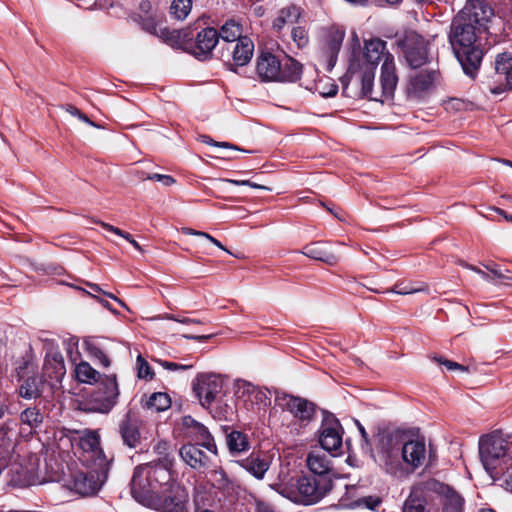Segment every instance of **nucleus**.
Wrapping results in <instances>:
<instances>
[{
	"label": "nucleus",
	"mask_w": 512,
	"mask_h": 512,
	"mask_svg": "<svg viewBox=\"0 0 512 512\" xmlns=\"http://www.w3.org/2000/svg\"><path fill=\"white\" fill-rule=\"evenodd\" d=\"M385 50L386 43L380 39L366 41L364 58L367 65L359 76L362 95L380 102L393 98L398 83L393 56Z\"/></svg>",
	"instance_id": "1"
},
{
	"label": "nucleus",
	"mask_w": 512,
	"mask_h": 512,
	"mask_svg": "<svg viewBox=\"0 0 512 512\" xmlns=\"http://www.w3.org/2000/svg\"><path fill=\"white\" fill-rule=\"evenodd\" d=\"M481 29L471 23L455 17L451 24L449 39L465 74L474 77L478 70L483 52L475 45L477 31Z\"/></svg>",
	"instance_id": "2"
},
{
	"label": "nucleus",
	"mask_w": 512,
	"mask_h": 512,
	"mask_svg": "<svg viewBox=\"0 0 512 512\" xmlns=\"http://www.w3.org/2000/svg\"><path fill=\"white\" fill-rule=\"evenodd\" d=\"M141 471H137L132 478L131 492L134 499L148 508L161 512H188V492L185 488L172 486L170 494L160 496L150 490H142L140 485Z\"/></svg>",
	"instance_id": "3"
},
{
	"label": "nucleus",
	"mask_w": 512,
	"mask_h": 512,
	"mask_svg": "<svg viewBox=\"0 0 512 512\" xmlns=\"http://www.w3.org/2000/svg\"><path fill=\"white\" fill-rule=\"evenodd\" d=\"M478 445L480 460L491 476L512 468L511 446L502 435L496 432L483 435Z\"/></svg>",
	"instance_id": "4"
},
{
	"label": "nucleus",
	"mask_w": 512,
	"mask_h": 512,
	"mask_svg": "<svg viewBox=\"0 0 512 512\" xmlns=\"http://www.w3.org/2000/svg\"><path fill=\"white\" fill-rule=\"evenodd\" d=\"M302 66L293 58L262 53L256 63V73L263 82H295L300 79Z\"/></svg>",
	"instance_id": "5"
},
{
	"label": "nucleus",
	"mask_w": 512,
	"mask_h": 512,
	"mask_svg": "<svg viewBox=\"0 0 512 512\" xmlns=\"http://www.w3.org/2000/svg\"><path fill=\"white\" fill-rule=\"evenodd\" d=\"M332 489L330 477L302 476L291 487L279 485L277 491L296 503L315 504Z\"/></svg>",
	"instance_id": "6"
},
{
	"label": "nucleus",
	"mask_w": 512,
	"mask_h": 512,
	"mask_svg": "<svg viewBox=\"0 0 512 512\" xmlns=\"http://www.w3.org/2000/svg\"><path fill=\"white\" fill-rule=\"evenodd\" d=\"M402 438V434L397 431L379 435L375 461L393 476H401L405 472L402 459Z\"/></svg>",
	"instance_id": "7"
},
{
	"label": "nucleus",
	"mask_w": 512,
	"mask_h": 512,
	"mask_svg": "<svg viewBox=\"0 0 512 512\" xmlns=\"http://www.w3.org/2000/svg\"><path fill=\"white\" fill-rule=\"evenodd\" d=\"M88 466L90 468L88 472L75 471L71 473L69 479L65 480L64 486L81 496H90L98 492L107 480L109 467Z\"/></svg>",
	"instance_id": "8"
},
{
	"label": "nucleus",
	"mask_w": 512,
	"mask_h": 512,
	"mask_svg": "<svg viewBox=\"0 0 512 512\" xmlns=\"http://www.w3.org/2000/svg\"><path fill=\"white\" fill-rule=\"evenodd\" d=\"M119 388L116 375L105 376L97 390L82 403L86 412L108 413L117 403Z\"/></svg>",
	"instance_id": "9"
},
{
	"label": "nucleus",
	"mask_w": 512,
	"mask_h": 512,
	"mask_svg": "<svg viewBox=\"0 0 512 512\" xmlns=\"http://www.w3.org/2000/svg\"><path fill=\"white\" fill-rule=\"evenodd\" d=\"M222 390L223 380L212 373L198 375L193 383V391L204 408H208Z\"/></svg>",
	"instance_id": "10"
},
{
	"label": "nucleus",
	"mask_w": 512,
	"mask_h": 512,
	"mask_svg": "<svg viewBox=\"0 0 512 512\" xmlns=\"http://www.w3.org/2000/svg\"><path fill=\"white\" fill-rule=\"evenodd\" d=\"M493 16L494 11L487 0H466L465 6L456 17L480 29H486Z\"/></svg>",
	"instance_id": "11"
},
{
	"label": "nucleus",
	"mask_w": 512,
	"mask_h": 512,
	"mask_svg": "<svg viewBox=\"0 0 512 512\" xmlns=\"http://www.w3.org/2000/svg\"><path fill=\"white\" fill-rule=\"evenodd\" d=\"M425 487L439 497L443 512H463V497L449 485L437 480H430L425 483Z\"/></svg>",
	"instance_id": "12"
},
{
	"label": "nucleus",
	"mask_w": 512,
	"mask_h": 512,
	"mask_svg": "<svg viewBox=\"0 0 512 512\" xmlns=\"http://www.w3.org/2000/svg\"><path fill=\"white\" fill-rule=\"evenodd\" d=\"M83 451L82 461L87 465H94L98 468L109 467L105 455L99 447V437L94 432H88L79 439L78 443Z\"/></svg>",
	"instance_id": "13"
},
{
	"label": "nucleus",
	"mask_w": 512,
	"mask_h": 512,
	"mask_svg": "<svg viewBox=\"0 0 512 512\" xmlns=\"http://www.w3.org/2000/svg\"><path fill=\"white\" fill-rule=\"evenodd\" d=\"M342 435L343 428L339 420L332 416L326 417L319 436L321 447L330 453L337 452L342 447Z\"/></svg>",
	"instance_id": "14"
},
{
	"label": "nucleus",
	"mask_w": 512,
	"mask_h": 512,
	"mask_svg": "<svg viewBox=\"0 0 512 512\" xmlns=\"http://www.w3.org/2000/svg\"><path fill=\"white\" fill-rule=\"evenodd\" d=\"M139 470L141 471L140 485L142 490L158 493L157 487L168 484L171 480V474L166 465L137 467L134 474Z\"/></svg>",
	"instance_id": "15"
},
{
	"label": "nucleus",
	"mask_w": 512,
	"mask_h": 512,
	"mask_svg": "<svg viewBox=\"0 0 512 512\" xmlns=\"http://www.w3.org/2000/svg\"><path fill=\"white\" fill-rule=\"evenodd\" d=\"M405 56L412 68H419L427 62L428 49L425 39L417 34L410 35L405 42Z\"/></svg>",
	"instance_id": "16"
},
{
	"label": "nucleus",
	"mask_w": 512,
	"mask_h": 512,
	"mask_svg": "<svg viewBox=\"0 0 512 512\" xmlns=\"http://www.w3.org/2000/svg\"><path fill=\"white\" fill-rule=\"evenodd\" d=\"M278 404L302 421L310 420L314 414V404L301 397L283 395L278 398Z\"/></svg>",
	"instance_id": "17"
},
{
	"label": "nucleus",
	"mask_w": 512,
	"mask_h": 512,
	"mask_svg": "<svg viewBox=\"0 0 512 512\" xmlns=\"http://www.w3.org/2000/svg\"><path fill=\"white\" fill-rule=\"evenodd\" d=\"M65 374L66 368L61 353L57 351L48 353L43 365V380L54 386L61 382Z\"/></svg>",
	"instance_id": "18"
},
{
	"label": "nucleus",
	"mask_w": 512,
	"mask_h": 512,
	"mask_svg": "<svg viewBox=\"0 0 512 512\" xmlns=\"http://www.w3.org/2000/svg\"><path fill=\"white\" fill-rule=\"evenodd\" d=\"M438 73L432 69H424L415 72L410 76V83L408 86V93L413 97H421L429 92L436 82Z\"/></svg>",
	"instance_id": "19"
},
{
	"label": "nucleus",
	"mask_w": 512,
	"mask_h": 512,
	"mask_svg": "<svg viewBox=\"0 0 512 512\" xmlns=\"http://www.w3.org/2000/svg\"><path fill=\"white\" fill-rule=\"evenodd\" d=\"M10 484L14 487H27L38 483L36 465L29 463H12L10 466Z\"/></svg>",
	"instance_id": "20"
},
{
	"label": "nucleus",
	"mask_w": 512,
	"mask_h": 512,
	"mask_svg": "<svg viewBox=\"0 0 512 512\" xmlns=\"http://www.w3.org/2000/svg\"><path fill=\"white\" fill-rule=\"evenodd\" d=\"M403 463L412 469L420 467L426 458V446L422 440H402Z\"/></svg>",
	"instance_id": "21"
},
{
	"label": "nucleus",
	"mask_w": 512,
	"mask_h": 512,
	"mask_svg": "<svg viewBox=\"0 0 512 512\" xmlns=\"http://www.w3.org/2000/svg\"><path fill=\"white\" fill-rule=\"evenodd\" d=\"M495 72L499 80H505V85L490 88L491 93L498 95L506 89H512V57L509 54L502 53L496 57Z\"/></svg>",
	"instance_id": "22"
},
{
	"label": "nucleus",
	"mask_w": 512,
	"mask_h": 512,
	"mask_svg": "<svg viewBox=\"0 0 512 512\" xmlns=\"http://www.w3.org/2000/svg\"><path fill=\"white\" fill-rule=\"evenodd\" d=\"M301 254L328 265H336L340 256L327 249V244L321 241L312 242L303 247Z\"/></svg>",
	"instance_id": "23"
},
{
	"label": "nucleus",
	"mask_w": 512,
	"mask_h": 512,
	"mask_svg": "<svg viewBox=\"0 0 512 512\" xmlns=\"http://www.w3.org/2000/svg\"><path fill=\"white\" fill-rule=\"evenodd\" d=\"M237 395L245 404L250 405L248 409H254V406L266 405L267 395L264 391L246 381L237 383Z\"/></svg>",
	"instance_id": "24"
},
{
	"label": "nucleus",
	"mask_w": 512,
	"mask_h": 512,
	"mask_svg": "<svg viewBox=\"0 0 512 512\" xmlns=\"http://www.w3.org/2000/svg\"><path fill=\"white\" fill-rule=\"evenodd\" d=\"M308 469L316 477H329L332 470L331 459L322 451H311L306 458Z\"/></svg>",
	"instance_id": "25"
},
{
	"label": "nucleus",
	"mask_w": 512,
	"mask_h": 512,
	"mask_svg": "<svg viewBox=\"0 0 512 512\" xmlns=\"http://www.w3.org/2000/svg\"><path fill=\"white\" fill-rule=\"evenodd\" d=\"M239 465L257 479H263L270 467L268 457L259 453H252L247 458L238 461Z\"/></svg>",
	"instance_id": "26"
},
{
	"label": "nucleus",
	"mask_w": 512,
	"mask_h": 512,
	"mask_svg": "<svg viewBox=\"0 0 512 512\" xmlns=\"http://www.w3.org/2000/svg\"><path fill=\"white\" fill-rule=\"evenodd\" d=\"M218 42V32L214 28L201 30L196 37V48L194 54L197 57L206 58L215 48Z\"/></svg>",
	"instance_id": "27"
},
{
	"label": "nucleus",
	"mask_w": 512,
	"mask_h": 512,
	"mask_svg": "<svg viewBox=\"0 0 512 512\" xmlns=\"http://www.w3.org/2000/svg\"><path fill=\"white\" fill-rule=\"evenodd\" d=\"M139 424L140 422L138 418L131 413H128L120 424V434L122 439L124 443L131 448L136 447L139 443Z\"/></svg>",
	"instance_id": "28"
},
{
	"label": "nucleus",
	"mask_w": 512,
	"mask_h": 512,
	"mask_svg": "<svg viewBox=\"0 0 512 512\" xmlns=\"http://www.w3.org/2000/svg\"><path fill=\"white\" fill-rule=\"evenodd\" d=\"M254 52V44L248 37L240 38L234 45L232 50V59L235 65L244 66L252 58Z\"/></svg>",
	"instance_id": "29"
},
{
	"label": "nucleus",
	"mask_w": 512,
	"mask_h": 512,
	"mask_svg": "<svg viewBox=\"0 0 512 512\" xmlns=\"http://www.w3.org/2000/svg\"><path fill=\"white\" fill-rule=\"evenodd\" d=\"M344 36V31L339 29L331 30L327 35L325 49L328 57V69H332L335 65Z\"/></svg>",
	"instance_id": "30"
},
{
	"label": "nucleus",
	"mask_w": 512,
	"mask_h": 512,
	"mask_svg": "<svg viewBox=\"0 0 512 512\" xmlns=\"http://www.w3.org/2000/svg\"><path fill=\"white\" fill-rule=\"evenodd\" d=\"M179 454L182 460L194 469L202 467L207 460L206 454L193 444L183 445Z\"/></svg>",
	"instance_id": "31"
},
{
	"label": "nucleus",
	"mask_w": 512,
	"mask_h": 512,
	"mask_svg": "<svg viewBox=\"0 0 512 512\" xmlns=\"http://www.w3.org/2000/svg\"><path fill=\"white\" fill-rule=\"evenodd\" d=\"M75 376L79 382L89 385H93L102 380L101 374L86 361H81L76 365Z\"/></svg>",
	"instance_id": "32"
},
{
	"label": "nucleus",
	"mask_w": 512,
	"mask_h": 512,
	"mask_svg": "<svg viewBox=\"0 0 512 512\" xmlns=\"http://www.w3.org/2000/svg\"><path fill=\"white\" fill-rule=\"evenodd\" d=\"M44 380L36 376L28 377L19 387V395L24 399H35L41 396Z\"/></svg>",
	"instance_id": "33"
},
{
	"label": "nucleus",
	"mask_w": 512,
	"mask_h": 512,
	"mask_svg": "<svg viewBox=\"0 0 512 512\" xmlns=\"http://www.w3.org/2000/svg\"><path fill=\"white\" fill-rule=\"evenodd\" d=\"M21 424L27 426L30 431L36 430L41 426L44 416L37 407L26 408L20 414Z\"/></svg>",
	"instance_id": "34"
},
{
	"label": "nucleus",
	"mask_w": 512,
	"mask_h": 512,
	"mask_svg": "<svg viewBox=\"0 0 512 512\" xmlns=\"http://www.w3.org/2000/svg\"><path fill=\"white\" fill-rule=\"evenodd\" d=\"M300 16L298 7L291 5L279 11L278 16L273 22V27L278 31L281 30L286 24H294Z\"/></svg>",
	"instance_id": "35"
},
{
	"label": "nucleus",
	"mask_w": 512,
	"mask_h": 512,
	"mask_svg": "<svg viewBox=\"0 0 512 512\" xmlns=\"http://www.w3.org/2000/svg\"><path fill=\"white\" fill-rule=\"evenodd\" d=\"M427 501L423 496V492L414 489L406 499L403 512H426Z\"/></svg>",
	"instance_id": "36"
},
{
	"label": "nucleus",
	"mask_w": 512,
	"mask_h": 512,
	"mask_svg": "<svg viewBox=\"0 0 512 512\" xmlns=\"http://www.w3.org/2000/svg\"><path fill=\"white\" fill-rule=\"evenodd\" d=\"M242 27L239 23L234 20H228L225 22L218 32V39L221 38L226 42L238 41L242 36Z\"/></svg>",
	"instance_id": "37"
},
{
	"label": "nucleus",
	"mask_w": 512,
	"mask_h": 512,
	"mask_svg": "<svg viewBox=\"0 0 512 512\" xmlns=\"http://www.w3.org/2000/svg\"><path fill=\"white\" fill-rule=\"evenodd\" d=\"M189 435L198 442V445L205 447L207 450L211 452L216 451V445L211 434L209 433L207 428L201 423H199V425H196V428L190 431Z\"/></svg>",
	"instance_id": "38"
},
{
	"label": "nucleus",
	"mask_w": 512,
	"mask_h": 512,
	"mask_svg": "<svg viewBox=\"0 0 512 512\" xmlns=\"http://www.w3.org/2000/svg\"><path fill=\"white\" fill-rule=\"evenodd\" d=\"M226 442L229 450L233 453L243 452L248 449L249 445L247 437L239 431L229 433L226 437Z\"/></svg>",
	"instance_id": "39"
},
{
	"label": "nucleus",
	"mask_w": 512,
	"mask_h": 512,
	"mask_svg": "<svg viewBox=\"0 0 512 512\" xmlns=\"http://www.w3.org/2000/svg\"><path fill=\"white\" fill-rule=\"evenodd\" d=\"M183 37L186 38L188 33L183 32ZM182 31L179 30H170L167 26H164L163 23L159 26L158 31L155 36L162 39L165 43L176 46L180 43Z\"/></svg>",
	"instance_id": "40"
},
{
	"label": "nucleus",
	"mask_w": 512,
	"mask_h": 512,
	"mask_svg": "<svg viewBox=\"0 0 512 512\" xmlns=\"http://www.w3.org/2000/svg\"><path fill=\"white\" fill-rule=\"evenodd\" d=\"M170 404L171 401L168 394L161 392L152 394L147 401V407L157 412L168 409Z\"/></svg>",
	"instance_id": "41"
},
{
	"label": "nucleus",
	"mask_w": 512,
	"mask_h": 512,
	"mask_svg": "<svg viewBox=\"0 0 512 512\" xmlns=\"http://www.w3.org/2000/svg\"><path fill=\"white\" fill-rule=\"evenodd\" d=\"M191 0H173L170 6L171 15L178 19H185L191 11Z\"/></svg>",
	"instance_id": "42"
},
{
	"label": "nucleus",
	"mask_w": 512,
	"mask_h": 512,
	"mask_svg": "<svg viewBox=\"0 0 512 512\" xmlns=\"http://www.w3.org/2000/svg\"><path fill=\"white\" fill-rule=\"evenodd\" d=\"M315 91L322 97H334L338 86L328 77L321 78L315 83Z\"/></svg>",
	"instance_id": "43"
},
{
	"label": "nucleus",
	"mask_w": 512,
	"mask_h": 512,
	"mask_svg": "<svg viewBox=\"0 0 512 512\" xmlns=\"http://www.w3.org/2000/svg\"><path fill=\"white\" fill-rule=\"evenodd\" d=\"M96 223L100 224L105 230L125 239L126 241H128L135 249H137L138 251L142 252V247L139 245V243L133 239L132 235L129 234L128 232H125L121 229H119L118 227H115L111 224H108V223H105V222H102V221H95Z\"/></svg>",
	"instance_id": "44"
},
{
	"label": "nucleus",
	"mask_w": 512,
	"mask_h": 512,
	"mask_svg": "<svg viewBox=\"0 0 512 512\" xmlns=\"http://www.w3.org/2000/svg\"><path fill=\"white\" fill-rule=\"evenodd\" d=\"M181 232L183 234H185V235L198 236V237L205 238L208 241H210L212 244L217 246L218 248H220V249L226 251L227 253L231 254V252L228 251L217 239H215L213 236H211L210 234H208L206 232L194 230V229L188 228V227H183L181 229Z\"/></svg>",
	"instance_id": "45"
},
{
	"label": "nucleus",
	"mask_w": 512,
	"mask_h": 512,
	"mask_svg": "<svg viewBox=\"0 0 512 512\" xmlns=\"http://www.w3.org/2000/svg\"><path fill=\"white\" fill-rule=\"evenodd\" d=\"M136 368H137V376L141 379H149L151 380L154 376V373L148 364V362L139 355L136 360Z\"/></svg>",
	"instance_id": "46"
},
{
	"label": "nucleus",
	"mask_w": 512,
	"mask_h": 512,
	"mask_svg": "<svg viewBox=\"0 0 512 512\" xmlns=\"http://www.w3.org/2000/svg\"><path fill=\"white\" fill-rule=\"evenodd\" d=\"M86 350L88 354L97 360L104 366L109 367L110 366V359L108 356L99 348L97 345L93 343H86Z\"/></svg>",
	"instance_id": "47"
},
{
	"label": "nucleus",
	"mask_w": 512,
	"mask_h": 512,
	"mask_svg": "<svg viewBox=\"0 0 512 512\" xmlns=\"http://www.w3.org/2000/svg\"><path fill=\"white\" fill-rule=\"evenodd\" d=\"M162 23H163L162 19L159 18L158 16L154 15V16H150V17L143 19L142 28L146 32L156 35L158 28Z\"/></svg>",
	"instance_id": "48"
},
{
	"label": "nucleus",
	"mask_w": 512,
	"mask_h": 512,
	"mask_svg": "<svg viewBox=\"0 0 512 512\" xmlns=\"http://www.w3.org/2000/svg\"><path fill=\"white\" fill-rule=\"evenodd\" d=\"M470 106V102H467L460 98H451L445 102V109L447 111H464L468 110Z\"/></svg>",
	"instance_id": "49"
},
{
	"label": "nucleus",
	"mask_w": 512,
	"mask_h": 512,
	"mask_svg": "<svg viewBox=\"0 0 512 512\" xmlns=\"http://www.w3.org/2000/svg\"><path fill=\"white\" fill-rule=\"evenodd\" d=\"M154 452L166 462V465L170 463L169 460V449L170 445L167 441L160 440L154 445Z\"/></svg>",
	"instance_id": "50"
},
{
	"label": "nucleus",
	"mask_w": 512,
	"mask_h": 512,
	"mask_svg": "<svg viewBox=\"0 0 512 512\" xmlns=\"http://www.w3.org/2000/svg\"><path fill=\"white\" fill-rule=\"evenodd\" d=\"M221 181L227 182V183H230V184H233V185H238V186H249L251 188L261 189V190H266V191H270L271 190L267 186L260 185L258 183L252 182L250 180L221 179Z\"/></svg>",
	"instance_id": "51"
},
{
	"label": "nucleus",
	"mask_w": 512,
	"mask_h": 512,
	"mask_svg": "<svg viewBox=\"0 0 512 512\" xmlns=\"http://www.w3.org/2000/svg\"><path fill=\"white\" fill-rule=\"evenodd\" d=\"M204 495L205 492L203 491L202 488H196L194 494L195 512H213L211 510L202 508L203 506H205Z\"/></svg>",
	"instance_id": "52"
},
{
	"label": "nucleus",
	"mask_w": 512,
	"mask_h": 512,
	"mask_svg": "<svg viewBox=\"0 0 512 512\" xmlns=\"http://www.w3.org/2000/svg\"><path fill=\"white\" fill-rule=\"evenodd\" d=\"M145 179L161 182L164 186H171L175 183V179L170 175L152 173L147 175Z\"/></svg>",
	"instance_id": "53"
},
{
	"label": "nucleus",
	"mask_w": 512,
	"mask_h": 512,
	"mask_svg": "<svg viewBox=\"0 0 512 512\" xmlns=\"http://www.w3.org/2000/svg\"><path fill=\"white\" fill-rule=\"evenodd\" d=\"M422 290H423V288H415V287H412V286H404V287H402L401 284H397V285H395L393 287V289L391 291L396 293V294H399V295H408V294H413V293L420 292Z\"/></svg>",
	"instance_id": "54"
},
{
	"label": "nucleus",
	"mask_w": 512,
	"mask_h": 512,
	"mask_svg": "<svg viewBox=\"0 0 512 512\" xmlns=\"http://www.w3.org/2000/svg\"><path fill=\"white\" fill-rule=\"evenodd\" d=\"M158 363L163 368H165L167 370H171V371L188 370V369H191L193 367V365H182V364H177V363H174V362L163 361V360H158Z\"/></svg>",
	"instance_id": "55"
},
{
	"label": "nucleus",
	"mask_w": 512,
	"mask_h": 512,
	"mask_svg": "<svg viewBox=\"0 0 512 512\" xmlns=\"http://www.w3.org/2000/svg\"><path fill=\"white\" fill-rule=\"evenodd\" d=\"M204 142L209 144V145H213V146H217V147H222V148H227V149H230V150H233V151H241V152H246L245 150L235 146V145H232L228 142H216L214 140H212L211 138L209 137H205L204 139Z\"/></svg>",
	"instance_id": "56"
},
{
	"label": "nucleus",
	"mask_w": 512,
	"mask_h": 512,
	"mask_svg": "<svg viewBox=\"0 0 512 512\" xmlns=\"http://www.w3.org/2000/svg\"><path fill=\"white\" fill-rule=\"evenodd\" d=\"M483 266L492 273V275L497 279H509V277L505 276L495 264H483Z\"/></svg>",
	"instance_id": "57"
},
{
	"label": "nucleus",
	"mask_w": 512,
	"mask_h": 512,
	"mask_svg": "<svg viewBox=\"0 0 512 512\" xmlns=\"http://www.w3.org/2000/svg\"><path fill=\"white\" fill-rule=\"evenodd\" d=\"M304 31L301 28H294L292 30V36L295 41H297L298 46L305 45L307 39L303 35Z\"/></svg>",
	"instance_id": "58"
},
{
	"label": "nucleus",
	"mask_w": 512,
	"mask_h": 512,
	"mask_svg": "<svg viewBox=\"0 0 512 512\" xmlns=\"http://www.w3.org/2000/svg\"><path fill=\"white\" fill-rule=\"evenodd\" d=\"M361 503L365 504L367 508L374 510L380 505L381 501L379 498L366 497L361 499Z\"/></svg>",
	"instance_id": "59"
},
{
	"label": "nucleus",
	"mask_w": 512,
	"mask_h": 512,
	"mask_svg": "<svg viewBox=\"0 0 512 512\" xmlns=\"http://www.w3.org/2000/svg\"><path fill=\"white\" fill-rule=\"evenodd\" d=\"M437 361L441 364H443L444 366L447 367V369L449 370H454V369H458L460 371H466V368L456 362H453V361H450V360H442V359H437Z\"/></svg>",
	"instance_id": "60"
},
{
	"label": "nucleus",
	"mask_w": 512,
	"mask_h": 512,
	"mask_svg": "<svg viewBox=\"0 0 512 512\" xmlns=\"http://www.w3.org/2000/svg\"><path fill=\"white\" fill-rule=\"evenodd\" d=\"M196 425H199V422L194 420L191 416H185L183 418V426L187 429V433L196 428Z\"/></svg>",
	"instance_id": "61"
},
{
	"label": "nucleus",
	"mask_w": 512,
	"mask_h": 512,
	"mask_svg": "<svg viewBox=\"0 0 512 512\" xmlns=\"http://www.w3.org/2000/svg\"><path fill=\"white\" fill-rule=\"evenodd\" d=\"M215 480L221 482V486L224 487L228 484V479L223 470H215L214 471Z\"/></svg>",
	"instance_id": "62"
},
{
	"label": "nucleus",
	"mask_w": 512,
	"mask_h": 512,
	"mask_svg": "<svg viewBox=\"0 0 512 512\" xmlns=\"http://www.w3.org/2000/svg\"><path fill=\"white\" fill-rule=\"evenodd\" d=\"M63 108L67 113H69L70 115L75 116V117H78L81 112L78 108H76L75 106L70 105V104L63 106Z\"/></svg>",
	"instance_id": "63"
},
{
	"label": "nucleus",
	"mask_w": 512,
	"mask_h": 512,
	"mask_svg": "<svg viewBox=\"0 0 512 512\" xmlns=\"http://www.w3.org/2000/svg\"><path fill=\"white\" fill-rule=\"evenodd\" d=\"M505 472L507 473V477L505 479L506 489L512 492V468H509V470H505Z\"/></svg>",
	"instance_id": "64"
}]
</instances>
